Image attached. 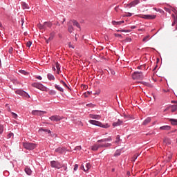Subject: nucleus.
Returning a JSON list of instances; mask_svg holds the SVG:
<instances>
[{
  "label": "nucleus",
  "mask_w": 177,
  "mask_h": 177,
  "mask_svg": "<svg viewBox=\"0 0 177 177\" xmlns=\"http://www.w3.org/2000/svg\"><path fill=\"white\" fill-rule=\"evenodd\" d=\"M111 146H113V145L111 143H102V144H95L94 145H93L91 147V150H93V151H97V150H99V149H103V148H106V147H111Z\"/></svg>",
  "instance_id": "obj_1"
},
{
  "label": "nucleus",
  "mask_w": 177,
  "mask_h": 177,
  "mask_svg": "<svg viewBox=\"0 0 177 177\" xmlns=\"http://www.w3.org/2000/svg\"><path fill=\"white\" fill-rule=\"evenodd\" d=\"M88 122L92 125H95V127H100V128H110V125L109 124H103V123L96 121V120H89Z\"/></svg>",
  "instance_id": "obj_2"
},
{
  "label": "nucleus",
  "mask_w": 177,
  "mask_h": 177,
  "mask_svg": "<svg viewBox=\"0 0 177 177\" xmlns=\"http://www.w3.org/2000/svg\"><path fill=\"white\" fill-rule=\"evenodd\" d=\"M23 146L26 150H34L37 147V145L28 142H23Z\"/></svg>",
  "instance_id": "obj_3"
},
{
  "label": "nucleus",
  "mask_w": 177,
  "mask_h": 177,
  "mask_svg": "<svg viewBox=\"0 0 177 177\" xmlns=\"http://www.w3.org/2000/svg\"><path fill=\"white\" fill-rule=\"evenodd\" d=\"M51 168H57L60 169L62 168V164L59 161L52 160L50 162Z\"/></svg>",
  "instance_id": "obj_4"
},
{
  "label": "nucleus",
  "mask_w": 177,
  "mask_h": 177,
  "mask_svg": "<svg viewBox=\"0 0 177 177\" xmlns=\"http://www.w3.org/2000/svg\"><path fill=\"white\" fill-rule=\"evenodd\" d=\"M132 77L133 80H142L143 78V73L139 71L134 72Z\"/></svg>",
  "instance_id": "obj_5"
},
{
  "label": "nucleus",
  "mask_w": 177,
  "mask_h": 177,
  "mask_svg": "<svg viewBox=\"0 0 177 177\" xmlns=\"http://www.w3.org/2000/svg\"><path fill=\"white\" fill-rule=\"evenodd\" d=\"M32 86L33 88H37V89H39L40 91H45L46 89V87L45 86L42 85L41 83L35 82L32 84Z\"/></svg>",
  "instance_id": "obj_6"
},
{
  "label": "nucleus",
  "mask_w": 177,
  "mask_h": 177,
  "mask_svg": "<svg viewBox=\"0 0 177 177\" xmlns=\"http://www.w3.org/2000/svg\"><path fill=\"white\" fill-rule=\"evenodd\" d=\"M16 93L18 95H20L21 96H24L25 97H27L28 99H30V94L23 90H18L16 91Z\"/></svg>",
  "instance_id": "obj_7"
},
{
  "label": "nucleus",
  "mask_w": 177,
  "mask_h": 177,
  "mask_svg": "<svg viewBox=\"0 0 177 177\" xmlns=\"http://www.w3.org/2000/svg\"><path fill=\"white\" fill-rule=\"evenodd\" d=\"M156 17H157V16L154 15H145L141 17L142 19H146L147 20H153Z\"/></svg>",
  "instance_id": "obj_8"
},
{
  "label": "nucleus",
  "mask_w": 177,
  "mask_h": 177,
  "mask_svg": "<svg viewBox=\"0 0 177 177\" xmlns=\"http://www.w3.org/2000/svg\"><path fill=\"white\" fill-rule=\"evenodd\" d=\"M32 115H42L43 114H46V111L34 110L32 111Z\"/></svg>",
  "instance_id": "obj_9"
},
{
  "label": "nucleus",
  "mask_w": 177,
  "mask_h": 177,
  "mask_svg": "<svg viewBox=\"0 0 177 177\" xmlns=\"http://www.w3.org/2000/svg\"><path fill=\"white\" fill-rule=\"evenodd\" d=\"M111 140H113V138H111V136H109L106 138H103L101 140H98L97 141V143H106V142H111Z\"/></svg>",
  "instance_id": "obj_10"
},
{
  "label": "nucleus",
  "mask_w": 177,
  "mask_h": 177,
  "mask_svg": "<svg viewBox=\"0 0 177 177\" xmlns=\"http://www.w3.org/2000/svg\"><path fill=\"white\" fill-rule=\"evenodd\" d=\"M49 120H50V121H54L55 122H58V121H60L62 120V117H60L59 115H53L49 118Z\"/></svg>",
  "instance_id": "obj_11"
},
{
  "label": "nucleus",
  "mask_w": 177,
  "mask_h": 177,
  "mask_svg": "<svg viewBox=\"0 0 177 177\" xmlns=\"http://www.w3.org/2000/svg\"><path fill=\"white\" fill-rule=\"evenodd\" d=\"M139 3H140V0H134L130 3L127 4V6H130L129 8H132L133 6H136V5H139Z\"/></svg>",
  "instance_id": "obj_12"
},
{
  "label": "nucleus",
  "mask_w": 177,
  "mask_h": 177,
  "mask_svg": "<svg viewBox=\"0 0 177 177\" xmlns=\"http://www.w3.org/2000/svg\"><path fill=\"white\" fill-rule=\"evenodd\" d=\"M55 32H52L51 33H50V37L48 39H46V41L47 44H49L50 41H52V39H53V38H55Z\"/></svg>",
  "instance_id": "obj_13"
},
{
  "label": "nucleus",
  "mask_w": 177,
  "mask_h": 177,
  "mask_svg": "<svg viewBox=\"0 0 177 177\" xmlns=\"http://www.w3.org/2000/svg\"><path fill=\"white\" fill-rule=\"evenodd\" d=\"M122 124V120L118 119L117 122H114L112 125L113 127H120V125H121Z\"/></svg>",
  "instance_id": "obj_14"
},
{
  "label": "nucleus",
  "mask_w": 177,
  "mask_h": 177,
  "mask_svg": "<svg viewBox=\"0 0 177 177\" xmlns=\"http://www.w3.org/2000/svg\"><path fill=\"white\" fill-rule=\"evenodd\" d=\"M160 131H169L171 130V126L165 125L160 127Z\"/></svg>",
  "instance_id": "obj_15"
},
{
  "label": "nucleus",
  "mask_w": 177,
  "mask_h": 177,
  "mask_svg": "<svg viewBox=\"0 0 177 177\" xmlns=\"http://www.w3.org/2000/svg\"><path fill=\"white\" fill-rule=\"evenodd\" d=\"M55 153H58V154H63L64 153V149L62 147H58L55 150Z\"/></svg>",
  "instance_id": "obj_16"
},
{
  "label": "nucleus",
  "mask_w": 177,
  "mask_h": 177,
  "mask_svg": "<svg viewBox=\"0 0 177 177\" xmlns=\"http://www.w3.org/2000/svg\"><path fill=\"white\" fill-rule=\"evenodd\" d=\"M151 122V118L148 117L147 118L142 122V125H147L148 124H149V122Z\"/></svg>",
  "instance_id": "obj_17"
},
{
  "label": "nucleus",
  "mask_w": 177,
  "mask_h": 177,
  "mask_svg": "<svg viewBox=\"0 0 177 177\" xmlns=\"http://www.w3.org/2000/svg\"><path fill=\"white\" fill-rule=\"evenodd\" d=\"M102 117L100 115H90V118H92L93 120H100Z\"/></svg>",
  "instance_id": "obj_18"
},
{
  "label": "nucleus",
  "mask_w": 177,
  "mask_h": 177,
  "mask_svg": "<svg viewBox=\"0 0 177 177\" xmlns=\"http://www.w3.org/2000/svg\"><path fill=\"white\" fill-rule=\"evenodd\" d=\"M52 26H53V24H52V22H50V21H46V22H44V26L46 27V30L48 28H51Z\"/></svg>",
  "instance_id": "obj_19"
},
{
  "label": "nucleus",
  "mask_w": 177,
  "mask_h": 177,
  "mask_svg": "<svg viewBox=\"0 0 177 177\" xmlns=\"http://www.w3.org/2000/svg\"><path fill=\"white\" fill-rule=\"evenodd\" d=\"M84 172H88V171H89V169H91V163H86L85 167H84Z\"/></svg>",
  "instance_id": "obj_20"
},
{
  "label": "nucleus",
  "mask_w": 177,
  "mask_h": 177,
  "mask_svg": "<svg viewBox=\"0 0 177 177\" xmlns=\"http://www.w3.org/2000/svg\"><path fill=\"white\" fill-rule=\"evenodd\" d=\"M124 21H112V24L113 26H121V24H124Z\"/></svg>",
  "instance_id": "obj_21"
},
{
  "label": "nucleus",
  "mask_w": 177,
  "mask_h": 177,
  "mask_svg": "<svg viewBox=\"0 0 177 177\" xmlns=\"http://www.w3.org/2000/svg\"><path fill=\"white\" fill-rule=\"evenodd\" d=\"M47 77L49 81H55V76L51 73H48Z\"/></svg>",
  "instance_id": "obj_22"
},
{
  "label": "nucleus",
  "mask_w": 177,
  "mask_h": 177,
  "mask_svg": "<svg viewBox=\"0 0 177 177\" xmlns=\"http://www.w3.org/2000/svg\"><path fill=\"white\" fill-rule=\"evenodd\" d=\"M39 132H46L47 133H52V131H50V130L44 128H40L39 129Z\"/></svg>",
  "instance_id": "obj_23"
},
{
  "label": "nucleus",
  "mask_w": 177,
  "mask_h": 177,
  "mask_svg": "<svg viewBox=\"0 0 177 177\" xmlns=\"http://www.w3.org/2000/svg\"><path fill=\"white\" fill-rule=\"evenodd\" d=\"M55 89H57V91H59V92H64V89L57 84H55Z\"/></svg>",
  "instance_id": "obj_24"
},
{
  "label": "nucleus",
  "mask_w": 177,
  "mask_h": 177,
  "mask_svg": "<svg viewBox=\"0 0 177 177\" xmlns=\"http://www.w3.org/2000/svg\"><path fill=\"white\" fill-rule=\"evenodd\" d=\"M38 28H39V30H46V28L45 27V24H39L37 25Z\"/></svg>",
  "instance_id": "obj_25"
},
{
  "label": "nucleus",
  "mask_w": 177,
  "mask_h": 177,
  "mask_svg": "<svg viewBox=\"0 0 177 177\" xmlns=\"http://www.w3.org/2000/svg\"><path fill=\"white\" fill-rule=\"evenodd\" d=\"M169 122H171V125H177V119H169Z\"/></svg>",
  "instance_id": "obj_26"
},
{
  "label": "nucleus",
  "mask_w": 177,
  "mask_h": 177,
  "mask_svg": "<svg viewBox=\"0 0 177 177\" xmlns=\"http://www.w3.org/2000/svg\"><path fill=\"white\" fill-rule=\"evenodd\" d=\"M25 172L27 175H31V174H32V171H31V169L26 167L25 169Z\"/></svg>",
  "instance_id": "obj_27"
},
{
  "label": "nucleus",
  "mask_w": 177,
  "mask_h": 177,
  "mask_svg": "<svg viewBox=\"0 0 177 177\" xmlns=\"http://www.w3.org/2000/svg\"><path fill=\"white\" fill-rule=\"evenodd\" d=\"M21 5H22L23 9H30L28 4H27L26 2H22Z\"/></svg>",
  "instance_id": "obj_28"
},
{
  "label": "nucleus",
  "mask_w": 177,
  "mask_h": 177,
  "mask_svg": "<svg viewBox=\"0 0 177 177\" xmlns=\"http://www.w3.org/2000/svg\"><path fill=\"white\" fill-rule=\"evenodd\" d=\"M120 142H121V138H120V135H118V136H116V140H115V143L116 145H120Z\"/></svg>",
  "instance_id": "obj_29"
},
{
  "label": "nucleus",
  "mask_w": 177,
  "mask_h": 177,
  "mask_svg": "<svg viewBox=\"0 0 177 177\" xmlns=\"http://www.w3.org/2000/svg\"><path fill=\"white\" fill-rule=\"evenodd\" d=\"M118 156H121V149H117L114 153V157H118Z\"/></svg>",
  "instance_id": "obj_30"
},
{
  "label": "nucleus",
  "mask_w": 177,
  "mask_h": 177,
  "mask_svg": "<svg viewBox=\"0 0 177 177\" xmlns=\"http://www.w3.org/2000/svg\"><path fill=\"white\" fill-rule=\"evenodd\" d=\"M73 26H75L76 27H77V28H81V26H80V23H78V21H73Z\"/></svg>",
  "instance_id": "obj_31"
},
{
  "label": "nucleus",
  "mask_w": 177,
  "mask_h": 177,
  "mask_svg": "<svg viewBox=\"0 0 177 177\" xmlns=\"http://www.w3.org/2000/svg\"><path fill=\"white\" fill-rule=\"evenodd\" d=\"M153 10H156V12H159V13H161L162 15L164 14V10H161L160 8H153Z\"/></svg>",
  "instance_id": "obj_32"
},
{
  "label": "nucleus",
  "mask_w": 177,
  "mask_h": 177,
  "mask_svg": "<svg viewBox=\"0 0 177 177\" xmlns=\"http://www.w3.org/2000/svg\"><path fill=\"white\" fill-rule=\"evenodd\" d=\"M175 111H177V105H173L171 106V113H175Z\"/></svg>",
  "instance_id": "obj_33"
},
{
  "label": "nucleus",
  "mask_w": 177,
  "mask_h": 177,
  "mask_svg": "<svg viewBox=\"0 0 177 177\" xmlns=\"http://www.w3.org/2000/svg\"><path fill=\"white\" fill-rule=\"evenodd\" d=\"M68 31L71 34V32H73V31H74V27H73V26H69L68 28Z\"/></svg>",
  "instance_id": "obj_34"
},
{
  "label": "nucleus",
  "mask_w": 177,
  "mask_h": 177,
  "mask_svg": "<svg viewBox=\"0 0 177 177\" xmlns=\"http://www.w3.org/2000/svg\"><path fill=\"white\" fill-rule=\"evenodd\" d=\"M49 95H51L52 96L56 95V91L55 90H50L48 92Z\"/></svg>",
  "instance_id": "obj_35"
},
{
  "label": "nucleus",
  "mask_w": 177,
  "mask_h": 177,
  "mask_svg": "<svg viewBox=\"0 0 177 177\" xmlns=\"http://www.w3.org/2000/svg\"><path fill=\"white\" fill-rule=\"evenodd\" d=\"M139 157V155L138 154H135L133 157H132V161H136V160H138V158Z\"/></svg>",
  "instance_id": "obj_36"
},
{
  "label": "nucleus",
  "mask_w": 177,
  "mask_h": 177,
  "mask_svg": "<svg viewBox=\"0 0 177 177\" xmlns=\"http://www.w3.org/2000/svg\"><path fill=\"white\" fill-rule=\"evenodd\" d=\"M15 136V134L13 133H10L8 134L7 138L8 139H10L11 138H13Z\"/></svg>",
  "instance_id": "obj_37"
},
{
  "label": "nucleus",
  "mask_w": 177,
  "mask_h": 177,
  "mask_svg": "<svg viewBox=\"0 0 177 177\" xmlns=\"http://www.w3.org/2000/svg\"><path fill=\"white\" fill-rule=\"evenodd\" d=\"M19 73L21 74H24V75H27L28 74V73H27V71H24V70H20Z\"/></svg>",
  "instance_id": "obj_38"
},
{
  "label": "nucleus",
  "mask_w": 177,
  "mask_h": 177,
  "mask_svg": "<svg viewBox=\"0 0 177 177\" xmlns=\"http://www.w3.org/2000/svg\"><path fill=\"white\" fill-rule=\"evenodd\" d=\"M3 133V125L0 124V135Z\"/></svg>",
  "instance_id": "obj_39"
},
{
  "label": "nucleus",
  "mask_w": 177,
  "mask_h": 177,
  "mask_svg": "<svg viewBox=\"0 0 177 177\" xmlns=\"http://www.w3.org/2000/svg\"><path fill=\"white\" fill-rule=\"evenodd\" d=\"M60 82H61V84H63V85L65 86L66 88H67L68 89H71L70 87H68V86H67V84H66V82H64V81L61 80Z\"/></svg>",
  "instance_id": "obj_40"
},
{
  "label": "nucleus",
  "mask_w": 177,
  "mask_h": 177,
  "mask_svg": "<svg viewBox=\"0 0 177 177\" xmlns=\"http://www.w3.org/2000/svg\"><path fill=\"white\" fill-rule=\"evenodd\" d=\"M173 17H174V23H175L176 24V30H177V17H175V15H172Z\"/></svg>",
  "instance_id": "obj_41"
},
{
  "label": "nucleus",
  "mask_w": 177,
  "mask_h": 177,
  "mask_svg": "<svg viewBox=\"0 0 177 177\" xmlns=\"http://www.w3.org/2000/svg\"><path fill=\"white\" fill-rule=\"evenodd\" d=\"M31 45H32V42H31L30 41L26 43L27 48H30L31 46Z\"/></svg>",
  "instance_id": "obj_42"
},
{
  "label": "nucleus",
  "mask_w": 177,
  "mask_h": 177,
  "mask_svg": "<svg viewBox=\"0 0 177 177\" xmlns=\"http://www.w3.org/2000/svg\"><path fill=\"white\" fill-rule=\"evenodd\" d=\"M132 16V13L128 12L127 15L123 16V17H131Z\"/></svg>",
  "instance_id": "obj_43"
},
{
  "label": "nucleus",
  "mask_w": 177,
  "mask_h": 177,
  "mask_svg": "<svg viewBox=\"0 0 177 177\" xmlns=\"http://www.w3.org/2000/svg\"><path fill=\"white\" fill-rule=\"evenodd\" d=\"M115 37H116V38H122V35L118 33H115Z\"/></svg>",
  "instance_id": "obj_44"
},
{
  "label": "nucleus",
  "mask_w": 177,
  "mask_h": 177,
  "mask_svg": "<svg viewBox=\"0 0 177 177\" xmlns=\"http://www.w3.org/2000/svg\"><path fill=\"white\" fill-rule=\"evenodd\" d=\"M165 12H167V13L171 14V10L169 8H167L166 7L164 8Z\"/></svg>",
  "instance_id": "obj_45"
},
{
  "label": "nucleus",
  "mask_w": 177,
  "mask_h": 177,
  "mask_svg": "<svg viewBox=\"0 0 177 177\" xmlns=\"http://www.w3.org/2000/svg\"><path fill=\"white\" fill-rule=\"evenodd\" d=\"M56 68L57 71H60V65L59 64V63L56 64Z\"/></svg>",
  "instance_id": "obj_46"
},
{
  "label": "nucleus",
  "mask_w": 177,
  "mask_h": 177,
  "mask_svg": "<svg viewBox=\"0 0 177 177\" xmlns=\"http://www.w3.org/2000/svg\"><path fill=\"white\" fill-rule=\"evenodd\" d=\"M81 149H82V148L81 147V146H77V147L75 148V150H77V151H80V150H81Z\"/></svg>",
  "instance_id": "obj_47"
},
{
  "label": "nucleus",
  "mask_w": 177,
  "mask_h": 177,
  "mask_svg": "<svg viewBox=\"0 0 177 177\" xmlns=\"http://www.w3.org/2000/svg\"><path fill=\"white\" fill-rule=\"evenodd\" d=\"M147 39H149V36L145 37L143 38L142 41H143L144 42H145L146 41H147Z\"/></svg>",
  "instance_id": "obj_48"
},
{
  "label": "nucleus",
  "mask_w": 177,
  "mask_h": 177,
  "mask_svg": "<svg viewBox=\"0 0 177 177\" xmlns=\"http://www.w3.org/2000/svg\"><path fill=\"white\" fill-rule=\"evenodd\" d=\"M77 169H78V165L75 164L73 170L77 171Z\"/></svg>",
  "instance_id": "obj_49"
},
{
  "label": "nucleus",
  "mask_w": 177,
  "mask_h": 177,
  "mask_svg": "<svg viewBox=\"0 0 177 177\" xmlns=\"http://www.w3.org/2000/svg\"><path fill=\"white\" fill-rule=\"evenodd\" d=\"M12 117H13V118H17V114H16L15 113H12Z\"/></svg>",
  "instance_id": "obj_50"
},
{
  "label": "nucleus",
  "mask_w": 177,
  "mask_h": 177,
  "mask_svg": "<svg viewBox=\"0 0 177 177\" xmlns=\"http://www.w3.org/2000/svg\"><path fill=\"white\" fill-rule=\"evenodd\" d=\"M131 41H132V39L129 38V37H127L126 39V42H131Z\"/></svg>",
  "instance_id": "obj_51"
},
{
  "label": "nucleus",
  "mask_w": 177,
  "mask_h": 177,
  "mask_svg": "<svg viewBox=\"0 0 177 177\" xmlns=\"http://www.w3.org/2000/svg\"><path fill=\"white\" fill-rule=\"evenodd\" d=\"M61 168H64V169L65 171L67 170V166H62V165Z\"/></svg>",
  "instance_id": "obj_52"
},
{
  "label": "nucleus",
  "mask_w": 177,
  "mask_h": 177,
  "mask_svg": "<svg viewBox=\"0 0 177 177\" xmlns=\"http://www.w3.org/2000/svg\"><path fill=\"white\" fill-rule=\"evenodd\" d=\"M37 79L41 80H42V77H41V76H37Z\"/></svg>",
  "instance_id": "obj_53"
},
{
  "label": "nucleus",
  "mask_w": 177,
  "mask_h": 177,
  "mask_svg": "<svg viewBox=\"0 0 177 177\" xmlns=\"http://www.w3.org/2000/svg\"><path fill=\"white\" fill-rule=\"evenodd\" d=\"M24 24V19H21V26Z\"/></svg>",
  "instance_id": "obj_54"
},
{
  "label": "nucleus",
  "mask_w": 177,
  "mask_h": 177,
  "mask_svg": "<svg viewBox=\"0 0 177 177\" xmlns=\"http://www.w3.org/2000/svg\"><path fill=\"white\" fill-rule=\"evenodd\" d=\"M69 48H72V49H74V46L69 44Z\"/></svg>",
  "instance_id": "obj_55"
},
{
  "label": "nucleus",
  "mask_w": 177,
  "mask_h": 177,
  "mask_svg": "<svg viewBox=\"0 0 177 177\" xmlns=\"http://www.w3.org/2000/svg\"><path fill=\"white\" fill-rule=\"evenodd\" d=\"M145 85H146L147 86H151L150 84H149V83H145Z\"/></svg>",
  "instance_id": "obj_56"
},
{
  "label": "nucleus",
  "mask_w": 177,
  "mask_h": 177,
  "mask_svg": "<svg viewBox=\"0 0 177 177\" xmlns=\"http://www.w3.org/2000/svg\"><path fill=\"white\" fill-rule=\"evenodd\" d=\"M120 31H121V32H127V30H122Z\"/></svg>",
  "instance_id": "obj_57"
},
{
  "label": "nucleus",
  "mask_w": 177,
  "mask_h": 177,
  "mask_svg": "<svg viewBox=\"0 0 177 177\" xmlns=\"http://www.w3.org/2000/svg\"><path fill=\"white\" fill-rule=\"evenodd\" d=\"M2 67V61H1V59H0V68Z\"/></svg>",
  "instance_id": "obj_58"
},
{
  "label": "nucleus",
  "mask_w": 177,
  "mask_h": 177,
  "mask_svg": "<svg viewBox=\"0 0 177 177\" xmlns=\"http://www.w3.org/2000/svg\"><path fill=\"white\" fill-rule=\"evenodd\" d=\"M131 28L133 30V29L136 28V26H131Z\"/></svg>",
  "instance_id": "obj_59"
},
{
  "label": "nucleus",
  "mask_w": 177,
  "mask_h": 177,
  "mask_svg": "<svg viewBox=\"0 0 177 177\" xmlns=\"http://www.w3.org/2000/svg\"><path fill=\"white\" fill-rule=\"evenodd\" d=\"M64 21H66V18H64V19H63L62 24L64 23Z\"/></svg>",
  "instance_id": "obj_60"
},
{
  "label": "nucleus",
  "mask_w": 177,
  "mask_h": 177,
  "mask_svg": "<svg viewBox=\"0 0 177 177\" xmlns=\"http://www.w3.org/2000/svg\"><path fill=\"white\" fill-rule=\"evenodd\" d=\"M126 32H131V30H126Z\"/></svg>",
  "instance_id": "obj_61"
},
{
  "label": "nucleus",
  "mask_w": 177,
  "mask_h": 177,
  "mask_svg": "<svg viewBox=\"0 0 177 177\" xmlns=\"http://www.w3.org/2000/svg\"><path fill=\"white\" fill-rule=\"evenodd\" d=\"M56 26H58L59 27L60 24H59V22H57V23L56 24Z\"/></svg>",
  "instance_id": "obj_62"
},
{
  "label": "nucleus",
  "mask_w": 177,
  "mask_h": 177,
  "mask_svg": "<svg viewBox=\"0 0 177 177\" xmlns=\"http://www.w3.org/2000/svg\"><path fill=\"white\" fill-rule=\"evenodd\" d=\"M118 6H116L115 8V10H118Z\"/></svg>",
  "instance_id": "obj_63"
},
{
  "label": "nucleus",
  "mask_w": 177,
  "mask_h": 177,
  "mask_svg": "<svg viewBox=\"0 0 177 177\" xmlns=\"http://www.w3.org/2000/svg\"><path fill=\"white\" fill-rule=\"evenodd\" d=\"M175 24H175V22H173L171 26H175Z\"/></svg>",
  "instance_id": "obj_64"
}]
</instances>
